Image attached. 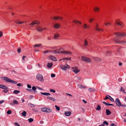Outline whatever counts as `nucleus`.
I'll return each mask as SVG.
<instances>
[{
  "label": "nucleus",
  "mask_w": 126,
  "mask_h": 126,
  "mask_svg": "<svg viewBox=\"0 0 126 126\" xmlns=\"http://www.w3.org/2000/svg\"><path fill=\"white\" fill-rule=\"evenodd\" d=\"M1 78L2 80L7 82H10L15 84H16L17 83L16 81L12 80L10 79L7 77H1Z\"/></svg>",
  "instance_id": "1"
},
{
  "label": "nucleus",
  "mask_w": 126,
  "mask_h": 126,
  "mask_svg": "<svg viewBox=\"0 0 126 126\" xmlns=\"http://www.w3.org/2000/svg\"><path fill=\"white\" fill-rule=\"evenodd\" d=\"M120 38L119 37H115L114 38V40L116 43L119 44H126V41H120L119 40Z\"/></svg>",
  "instance_id": "2"
},
{
  "label": "nucleus",
  "mask_w": 126,
  "mask_h": 126,
  "mask_svg": "<svg viewBox=\"0 0 126 126\" xmlns=\"http://www.w3.org/2000/svg\"><path fill=\"white\" fill-rule=\"evenodd\" d=\"M41 110L42 112L47 113H50L52 111L51 109L47 108H42Z\"/></svg>",
  "instance_id": "3"
},
{
  "label": "nucleus",
  "mask_w": 126,
  "mask_h": 126,
  "mask_svg": "<svg viewBox=\"0 0 126 126\" xmlns=\"http://www.w3.org/2000/svg\"><path fill=\"white\" fill-rule=\"evenodd\" d=\"M0 88L3 89L2 92L5 93H7L8 91V88L3 85H0Z\"/></svg>",
  "instance_id": "4"
},
{
  "label": "nucleus",
  "mask_w": 126,
  "mask_h": 126,
  "mask_svg": "<svg viewBox=\"0 0 126 126\" xmlns=\"http://www.w3.org/2000/svg\"><path fill=\"white\" fill-rule=\"evenodd\" d=\"M36 77L38 80L40 81L43 82L44 81L43 76L40 74H38L36 76Z\"/></svg>",
  "instance_id": "5"
},
{
  "label": "nucleus",
  "mask_w": 126,
  "mask_h": 126,
  "mask_svg": "<svg viewBox=\"0 0 126 126\" xmlns=\"http://www.w3.org/2000/svg\"><path fill=\"white\" fill-rule=\"evenodd\" d=\"M114 34L118 37H124L126 35V33L124 32H118L115 33Z\"/></svg>",
  "instance_id": "6"
},
{
  "label": "nucleus",
  "mask_w": 126,
  "mask_h": 126,
  "mask_svg": "<svg viewBox=\"0 0 126 126\" xmlns=\"http://www.w3.org/2000/svg\"><path fill=\"white\" fill-rule=\"evenodd\" d=\"M81 59L82 60L88 63L90 62L91 61L90 59L84 56H82Z\"/></svg>",
  "instance_id": "7"
},
{
  "label": "nucleus",
  "mask_w": 126,
  "mask_h": 126,
  "mask_svg": "<svg viewBox=\"0 0 126 126\" xmlns=\"http://www.w3.org/2000/svg\"><path fill=\"white\" fill-rule=\"evenodd\" d=\"M115 23L118 26H120L122 28H124V26L122 25V24L124 25L123 23L122 22H120L119 20H116L115 21Z\"/></svg>",
  "instance_id": "8"
},
{
  "label": "nucleus",
  "mask_w": 126,
  "mask_h": 126,
  "mask_svg": "<svg viewBox=\"0 0 126 126\" xmlns=\"http://www.w3.org/2000/svg\"><path fill=\"white\" fill-rule=\"evenodd\" d=\"M69 67V66L67 64H66L65 65H62L60 66L61 68L62 69L65 70H66L67 68H68Z\"/></svg>",
  "instance_id": "9"
},
{
  "label": "nucleus",
  "mask_w": 126,
  "mask_h": 126,
  "mask_svg": "<svg viewBox=\"0 0 126 126\" xmlns=\"http://www.w3.org/2000/svg\"><path fill=\"white\" fill-rule=\"evenodd\" d=\"M115 102L116 105L119 106L120 107L121 105V103L118 98H117L116 99Z\"/></svg>",
  "instance_id": "10"
},
{
  "label": "nucleus",
  "mask_w": 126,
  "mask_h": 126,
  "mask_svg": "<svg viewBox=\"0 0 126 126\" xmlns=\"http://www.w3.org/2000/svg\"><path fill=\"white\" fill-rule=\"evenodd\" d=\"M73 69V71L76 74L77 73L80 71V70L78 69V67L76 66L72 68Z\"/></svg>",
  "instance_id": "11"
},
{
  "label": "nucleus",
  "mask_w": 126,
  "mask_h": 126,
  "mask_svg": "<svg viewBox=\"0 0 126 126\" xmlns=\"http://www.w3.org/2000/svg\"><path fill=\"white\" fill-rule=\"evenodd\" d=\"M40 23V22L37 21H33L30 24V25L32 26L35 24H38Z\"/></svg>",
  "instance_id": "12"
},
{
  "label": "nucleus",
  "mask_w": 126,
  "mask_h": 126,
  "mask_svg": "<svg viewBox=\"0 0 126 126\" xmlns=\"http://www.w3.org/2000/svg\"><path fill=\"white\" fill-rule=\"evenodd\" d=\"M49 58L51 60L54 61H56L57 60L56 58L53 56H49Z\"/></svg>",
  "instance_id": "13"
},
{
  "label": "nucleus",
  "mask_w": 126,
  "mask_h": 126,
  "mask_svg": "<svg viewBox=\"0 0 126 126\" xmlns=\"http://www.w3.org/2000/svg\"><path fill=\"white\" fill-rule=\"evenodd\" d=\"M42 28L40 26H38L36 27V30L38 32H41L43 31Z\"/></svg>",
  "instance_id": "14"
},
{
  "label": "nucleus",
  "mask_w": 126,
  "mask_h": 126,
  "mask_svg": "<svg viewBox=\"0 0 126 126\" xmlns=\"http://www.w3.org/2000/svg\"><path fill=\"white\" fill-rule=\"evenodd\" d=\"M62 53H63L65 54H67L68 55H70L72 53L71 51H64L61 52Z\"/></svg>",
  "instance_id": "15"
},
{
  "label": "nucleus",
  "mask_w": 126,
  "mask_h": 126,
  "mask_svg": "<svg viewBox=\"0 0 126 126\" xmlns=\"http://www.w3.org/2000/svg\"><path fill=\"white\" fill-rule=\"evenodd\" d=\"M73 22L76 24L79 25V24H81V22L78 20H73Z\"/></svg>",
  "instance_id": "16"
},
{
  "label": "nucleus",
  "mask_w": 126,
  "mask_h": 126,
  "mask_svg": "<svg viewBox=\"0 0 126 126\" xmlns=\"http://www.w3.org/2000/svg\"><path fill=\"white\" fill-rule=\"evenodd\" d=\"M98 25L97 24H96V25H95V30L96 31H103V30L102 29H100L98 28H97V27H98Z\"/></svg>",
  "instance_id": "17"
},
{
  "label": "nucleus",
  "mask_w": 126,
  "mask_h": 126,
  "mask_svg": "<svg viewBox=\"0 0 126 126\" xmlns=\"http://www.w3.org/2000/svg\"><path fill=\"white\" fill-rule=\"evenodd\" d=\"M83 28L85 29H89L90 28V26L87 25L86 24H84L83 26Z\"/></svg>",
  "instance_id": "18"
},
{
  "label": "nucleus",
  "mask_w": 126,
  "mask_h": 126,
  "mask_svg": "<svg viewBox=\"0 0 126 126\" xmlns=\"http://www.w3.org/2000/svg\"><path fill=\"white\" fill-rule=\"evenodd\" d=\"M71 114V112L70 111H65L64 112V114L66 116H69Z\"/></svg>",
  "instance_id": "19"
},
{
  "label": "nucleus",
  "mask_w": 126,
  "mask_h": 126,
  "mask_svg": "<svg viewBox=\"0 0 126 126\" xmlns=\"http://www.w3.org/2000/svg\"><path fill=\"white\" fill-rule=\"evenodd\" d=\"M60 26V25L58 24H55L54 25V28L56 29H58Z\"/></svg>",
  "instance_id": "20"
},
{
  "label": "nucleus",
  "mask_w": 126,
  "mask_h": 126,
  "mask_svg": "<svg viewBox=\"0 0 126 126\" xmlns=\"http://www.w3.org/2000/svg\"><path fill=\"white\" fill-rule=\"evenodd\" d=\"M53 64L51 63H49L47 64V66L48 68H51Z\"/></svg>",
  "instance_id": "21"
},
{
  "label": "nucleus",
  "mask_w": 126,
  "mask_h": 126,
  "mask_svg": "<svg viewBox=\"0 0 126 126\" xmlns=\"http://www.w3.org/2000/svg\"><path fill=\"white\" fill-rule=\"evenodd\" d=\"M47 98L53 101H55L56 100L54 98L51 97L47 96Z\"/></svg>",
  "instance_id": "22"
},
{
  "label": "nucleus",
  "mask_w": 126,
  "mask_h": 126,
  "mask_svg": "<svg viewBox=\"0 0 126 126\" xmlns=\"http://www.w3.org/2000/svg\"><path fill=\"white\" fill-rule=\"evenodd\" d=\"M106 113L107 115H109L111 114V112L109 110L106 109Z\"/></svg>",
  "instance_id": "23"
},
{
  "label": "nucleus",
  "mask_w": 126,
  "mask_h": 126,
  "mask_svg": "<svg viewBox=\"0 0 126 126\" xmlns=\"http://www.w3.org/2000/svg\"><path fill=\"white\" fill-rule=\"evenodd\" d=\"M52 53L53 54H55L56 53H59L58 50H53L51 51Z\"/></svg>",
  "instance_id": "24"
},
{
  "label": "nucleus",
  "mask_w": 126,
  "mask_h": 126,
  "mask_svg": "<svg viewBox=\"0 0 126 126\" xmlns=\"http://www.w3.org/2000/svg\"><path fill=\"white\" fill-rule=\"evenodd\" d=\"M15 22L16 23L18 24H22L24 22H21V21H20L19 20H16L15 21Z\"/></svg>",
  "instance_id": "25"
},
{
  "label": "nucleus",
  "mask_w": 126,
  "mask_h": 126,
  "mask_svg": "<svg viewBox=\"0 0 126 126\" xmlns=\"http://www.w3.org/2000/svg\"><path fill=\"white\" fill-rule=\"evenodd\" d=\"M78 86L80 88H86V87L85 86H84V85H80V84H79L78 85Z\"/></svg>",
  "instance_id": "26"
},
{
  "label": "nucleus",
  "mask_w": 126,
  "mask_h": 126,
  "mask_svg": "<svg viewBox=\"0 0 126 126\" xmlns=\"http://www.w3.org/2000/svg\"><path fill=\"white\" fill-rule=\"evenodd\" d=\"M41 94L42 95L46 96H48L50 95V94L47 93H41Z\"/></svg>",
  "instance_id": "27"
},
{
  "label": "nucleus",
  "mask_w": 126,
  "mask_h": 126,
  "mask_svg": "<svg viewBox=\"0 0 126 126\" xmlns=\"http://www.w3.org/2000/svg\"><path fill=\"white\" fill-rule=\"evenodd\" d=\"M59 36V35L57 33L55 34L54 36V38L55 39H56L57 38H58Z\"/></svg>",
  "instance_id": "28"
},
{
  "label": "nucleus",
  "mask_w": 126,
  "mask_h": 126,
  "mask_svg": "<svg viewBox=\"0 0 126 126\" xmlns=\"http://www.w3.org/2000/svg\"><path fill=\"white\" fill-rule=\"evenodd\" d=\"M88 45V42L86 39H85L84 41V45L85 46H87Z\"/></svg>",
  "instance_id": "29"
},
{
  "label": "nucleus",
  "mask_w": 126,
  "mask_h": 126,
  "mask_svg": "<svg viewBox=\"0 0 126 126\" xmlns=\"http://www.w3.org/2000/svg\"><path fill=\"white\" fill-rule=\"evenodd\" d=\"M94 10L95 12H99L100 10V9L98 7H95L94 8Z\"/></svg>",
  "instance_id": "30"
},
{
  "label": "nucleus",
  "mask_w": 126,
  "mask_h": 126,
  "mask_svg": "<svg viewBox=\"0 0 126 126\" xmlns=\"http://www.w3.org/2000/svg\"><path fill=\"white\" fill-rule=\"evenodd\" d=\"M94 60L100 62L101 61V60L100 58L98 57H95L94 58Z\"/></svg>",
  "instance_id": "31"
},
{
  "label": "nucleus",
  "mask_w": 126,
  "mask_h": 126,
  "mask_svg": "<svg viewBox=\"0 0 126 126\" xmlns=\"http://www.w3.org/2000/svg\"><path fill=\"white\" fill-rule=\"evenodd\" d=\"M26 112L25 111H22L21 114L24 117H25L26 115Z\"/></svg>",
  "instance_id": "32"
},
{
  "label": "nucleus",
  "mask_w": 126,
  "mask_h": 126,
  "mask_svg": "<svg viewBox=\"0 0 126 126\" xmlns=\"http://www.w3.org/2000/svg\"><path fill=\"white\" fill-rule=\"evenodd\" d=\"M42 45L41 44H36L34 46V47H39L40 46H41Z\"/></svg>",
  "instance_id": "33"
},
{
  "label": "nucleus",
  "mask_w": 126,
  "mask_h": 126,
  "mask_svg": "<svg viewBox=\"0 0 126 126\" xmlns=\"http://www.w3.org/2000/svg\"><path fill=\"white\" fill-rule=\"evenodd\" d=\"M13 101L15 105H17L18 104V102L16 100H13Z\"/></svg>",
  "instance_id": "34"
},
{
  "label": "nucleus",
  "mask_w": 126,
  "mask_h": 126,
  "mask_svg": "<svg viewBox=\"0 0 126 126\" xmlns=\"http://www.w3.org/2000/svg\"><path fill=\"white\" fill-rule=\"evenodd\" d=\"M108 96L109 97V99L112 102H113L114 101V99L112 98L110 96L108 95Z\"/></svg>",
  "instance_id": "35"
},
{
  "label": "nucleus",
  "mask_w": 126,
  "mask_h": 126,
  "mask_svg": "<svg viewBox=\"0 0 126 126\" xmlns=\"http://www.w3.org/2000/svg\"><path fill=\"white\" fill-rule=\"evenodd\" d=\"M28 105L30 106L31 107H35V106L34 105L30 103H29Z\"/></svg>",
  "instance_id": "36"
},
{
  "label": "nucleus",
  "mask_w": 126,
  "mask_h": 126,
  "mask_svg": "<svg viewBox=\"0 0 126 126\" xmlns=\"http://www.w3.org/2000/svg\"><path fill=\"white\" fill-rule=\"evenodd\" d=\"M20 93V91L17 90H15L13 92V93L14 94H17Z\"/></svg>",
  "instance_id": "37"
},
{
  "label": "nucleus",
  "mask_w": 126,
  "mask_h": 126,
  "mask_svg": "<svg viewBox=\"0 0 126 126\" xmlns=\"http://www.w3.org/2000/svg\"><path fill=\"white\" fill-rule=\"evenodd\" d=\"M62 60H70V58H64L62 59H61L60 60H59V61H60Z\"/></svg>",
  "instance_id": "38"
},
{
  "label": "nucleus",
  "mask_w": 126,
  "mask_h": 126,
  "mask_svg": "<svg viewBox=\"0 0 126 126\" xmlns=\"http://www.w3.org/2000/svg\"><path fill=\"white\" fill-rule=\"evenodd\" d=\"M101 107L99 105H98L97 106V107L95 109L97 110H99L101 109Z\"/></svg>",
  "instance_id": "39"
},
{
  "label": "nucleus",
  "mask_w": 126,
  "mask_h": 126,
  "mask_svg": "<svg viewBox=\"0 0 126 126\" xmlns=\"http://www.w3.org/2000/svg\"><path fill=\"white\" fill-rule=\"evenodd\" d=\"M28 121L30 123H31L33 121V119L32 118H30L28 119Z\"/></svg>",
  "instance_id": "40"
},
{
  "label": "nucleus",
  "mask_w": 126,
  "mask_h": 126,
  "mask_svg": "<svg viewBox=\"0 0 126 126\" xmlns=\"http://www.w3.org/2000/svg\"><path fill=\"white\" fill-rule=\"evenodd\" d=\"M88 90L90 92H93L95 90L93 88H90L88 89Z\"/></svg>",
  "instance_id": "41"
},
{
  "label": "nucleus",
  "mask_w": 126,
  "mask_h": 126,
  "mask_svg": "<svg viewBox=\"0 0 126 126\" xmlns=\"http://www.w3.org/2000/svg\"><path fill=\"white\" fill-rule=\"evenodd\" d=\"M59 18V17L55 16L53 17V19L55 20H57Z\"/></svg>",
  "instance_id": "42"
},
{
  "label": "nucleus",
  "mask_w": 126,
  "mask_h": 126,
  "mask_svg": "<svg viewBox=\"0 0 126 126\" xmlns=\"http://www.w3.org/2000/svg\"><path fill=\"white\" fill-rule=\"evenodd\" d=\"M55 107H56V109L57 110L59 111L60 110V107H58V106H57L56 105H55Z\"/></svg>",
  "instance_id": "43"
},
{
  "label": "nucleus",
  "mask_w": 126,
  "mask_h": 126,
  "mask_svg": "<svg viewBox=\"0 0 126 126\" xmlns=\"http://www.w3.org/2000/svg\"><path fill=\"white\" fill-rule=\"evenodd\" d=\"M36 89V88L34 86H33L32 87V90L33 91H35Z\"/></svg>",
  "instance_id": "44"
},
{
  "label": "nucleus",
  "mask_w": 126,
  "mask_h": 126,
  "mask_svg": "<svg viewBox=\"0 0 126 126\" xmlns=\"http://www.w3.org/2000/svg\"><path fill=\"white\" fill-rule=\"evenodd\" d=\"M7 113L8 114H10L11 113V111L9 110L7 111Z\"/></svg>",
  "instance_id": "45"
},
{
  "label": "nucleus",
  "mask_w": 126,
  "mask_h": 126,
  "mask_svg": "<svg viewBox=\"0 0 126 126\" xmlns=\"http://www.w3.org/2000/svg\"><path fill=\"white\" fill-rule=\"evenodd\" d=\"M103 124L106 125L107 126L108 125H109L108 123L106 121H104V122H103Z\"/></svg>",
  "instance_id": "46"
},
{
  "label": "nucleus",
  "mask_w": 126,
  "mask_h": 126,
  "mask_svg": "<svg viewBox=\"0 0 126 126\" xmlns=\"http://www.w3.org/2000/svg\"><path fill=\"white\" fill-rule=\"evenodd\" d=\"M120 91L123 92L125 93H126L125 92V90L123 89L122 87H121L120 90Z\"/></svg>",
  "instance_id": "47"
},
{
  "label": "nucleus",
  "mask_w": 126,
  "mask_h": 126,
  "mask_svg": "<svg viewBox=\"0 0 126 126\" xmlns=\"http://www.w3.org/2000/svg\"><path fill=\"white\" fill-rule=\"evenodd\" d=\"M50 92H52L54 93H55V90L54 89H50Z\"/></svg>",
  "instance_id": "48"
},
{
  "label": "nucleus",
  "mask_w": 126,
  "mask_h": 126,
  "mask_svg": "<svg viewBox=\"0 0 126 126\" xmlns=\"http://www.w3.org/2000/svg\"><path fill=\"white\" fill-rule=\"evenodd\" d=\"M63 49V48H61L59 49H57V50H58L59 52V53H62L61 52L63 51H61Z\"/></svg>",
  "instance_id": "49"
},
{
  "label": "nucleus",
  "mask_w": 126,
  "mask_h": 126,
  "mask_svg": "<svg viewBox=\"0 0 126 126\" xmlns=\"http://www.w3.org/2000/svg\"><path fill=\"white\" fill-rule=\"evenodd\" d=\"M51 77H55V75L54 74H52L51 75Z\"/></svg>",
  "instance_id": "50"
},
{
  "label": "nucleus",
  "mask_w": 126,
  "mask_h": 126,
  "mask_svg": "<svg viewBox=\"0 0 126 126\" xmlns=\"http://www.w3.org/2000/svg\"><path fill=\"white\" fill-rule=\"evenodd\" d=\"M21 49L20 47L18 48L17 50V51L19 52L20 53L21 52Z\"/></svg>",
  "instance_id": "51"
},
{
  "label": "nucleus",
  "mask_w": 126,
  "mask_h": 126,
  "mask_svg": "<svg viewBox=\"0 0 126 126\" xmlns=\"http://www.w3.org/2000/svg\"><path fill=\"white\" fill-rule=\"evenodd\" d=\"M26 90L29 92H33L32 90V89H26Z\"/></svg>",
  "instance_id": "52"
},
{
  "label": "nucleus",
  "mask_w": 126,
  "mask_h": 126,
  "mask_svg": "<svg viewBox=\"0 0 126 126\" xmlns=\"http://www.w3.org/2000/svg\"><path fill=\"white\" fill-rule=\"evenodd\" d=\"M32 110L34 112H38V110L35 109H32Z\"/></svg>",
  "instance_id": "53"
},
{
  "label": "nucleus",
  "mask_w": 126,
  "mask_h": 126,
  "mask_svg": "<svg viewBox=\"0 0 126 126\" xmlns=\"http://www.w3.org/2000/svg\"><path fill=\"white\" fill-rule=\"evenodd\" d=\"M102 103H103L104 104H105L106 106H108V103L105 102H104V101H103V102H102Z\"/></svg>",
  "instance_id": "54"
},
{
  "label": "nucleus",
  "mask_w": 126,
  "mask_h": 126,
  "mask_svg": "<svg viewBox=\"0 0 126 126\" xmlns=\"http://www.w3.org/2000/svg\"><path fill=\"white\" fill-rule=\"evenodd\" d=\"M14 124L15 125H16V126H20L19 124L17 123H15Z\"/></svg>",
  "instance_id": "55"
},
{
  "label": "nucleus",
  "mask_w": 126,
  "mask_h": 126,
  "mask_svg": "<svg viewBox=\"0 0 126 126\" xmlns=\"http://www.w3.org/2000/svg\"><path fill=\"white\" fill-rule=\"evenodd\" d=\"M27 87L29 88H32V86L29 84L27 85Z\"/></svg>",
  "instance_id": "56"
},
{
  "label": "nucleus",
  "mask_w": 126,
  "mask_h": 126,
  "mask_svg": "<svg viewBox=\"0 0 126 126\" xmlns=\"http://www.w3.org/2000/svg\"><path fill=\"white\" fill-rule=\"evenodd\" d=\"M37 89H38L39 90H43V89H42V88H41L38 87H37Z\"/></svg>",
  "instance_id": "57"
},
{
  "label": "nucleus",
  "mask_w": 126,
  "mask_h": 126,
  "mask_svg": "<svg viewBox=\"0 0 126 126\" xmlns=\"http://www.w3.org/2000/svg\"><path fill=\"white\" fill-rule=\"evenodd\" d=\"M94 20V19L91 18L89 20V22L91 23L92 22V21Z\"/></svg>",
  "instance_id": "58"
},
{
  "label": "nucleus",
  "mask_w": 126,
  "mask_h": 126,
  "mask_svg": "<svg viewBox=\"0 0 126 126\" xmlns=\"http://www.w3.org/2000/svg\"><path fill=\"white\" fill-rule=\"evenodd\" d=\"M48 50L47 51H43V53H46L48 52Z\"/></svg>",
  "instance_id": "59"
},
{
  "label": "nucleus",
  "mask_w": 126,
  "mask_h": 126,
  "mask_svg": "<svg viewBox=\"0 0 126 126\" xmlns=\"http://www.w3.org/2000/svg\"><path fill=\"white\" fill-rule=\"evenodd\" d=\"M108 95H107V96L105 97V98H104L105 100H106L107 99H109V98L108 96Z\"/></svg>",
  "instance_id": "60"
},
{
  "label": "nucleus",
  "mask_w": 126,
  "mask_h": 126,
  "mask_svg": "<svg viewBox=\"0 0 126 126\" xmlns=\"http://www.w3.org/2000/svg\"><path fill=\"white\" fill-rule=\"evenodd\" d=\"M66 94L67 95L69 96H70L72 97V95L71 94H70L66 93Z\"/></svg>",
  "instance_id": "61"
},
{
  "label": "nucleus",
  "mask_w": 126,
  "mask_h": 126,
  "mask_svg": "<svg viewBox=\"0 0 126 126\" xmlns=\"http://www.w3.org/2000/svg\"><path fill=\"white\" fill-rule=\"evenodd\" d=\"M42 29H43V31L44 30H47V28L46 27H45L44 28H42Z\"/></svg>",
  "instance_id": "62"
},
{
  "label": "nucleus",
  "mask_w": 126,
  "mask_h": 126,
  "mask_svg": "<svg viewBox=\"0 0 126 126\" xmlns=\"http://www.w3.org/2000/svg\"><path fill=\"white\" fill-rule=\"evenodd\" d=\"M110 126H116V125L114 123H112L111 124Z\"/></svg>",
  "instance_id": "63"
},
{
  "label": "nucleus",
  "mask_w": 126,
  "mask_h": 126,
  "mask_svg": "<svg viewBox=\"0 0 126 126\" xmlns=\"http://www.w3.org/2000/svg\"><path fill=\"white\" fill-rule=\"evenodd\" d=\"M118 80L119 82H120L122 81V79L121 78H119L118 79Z\"/></svg>",
  "instance_id": "64"
}]
</instances>
